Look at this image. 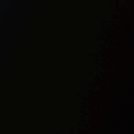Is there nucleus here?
I'll return each mask as SVG.
<instances>
[{"label":"nucleus","mask_w":134,"mask_h":134,"mask_svg":"<svg viewBox=\"0 0 134 134\" xmlns=\"http://www.w3.org/2000/svg\"><path fill=\"white\" fill-rule=\"evenodd\" d=\"M49 11L50 10V4H49Z\"/></svg>","instance_id":"nucleus-1"}]
</instances>
